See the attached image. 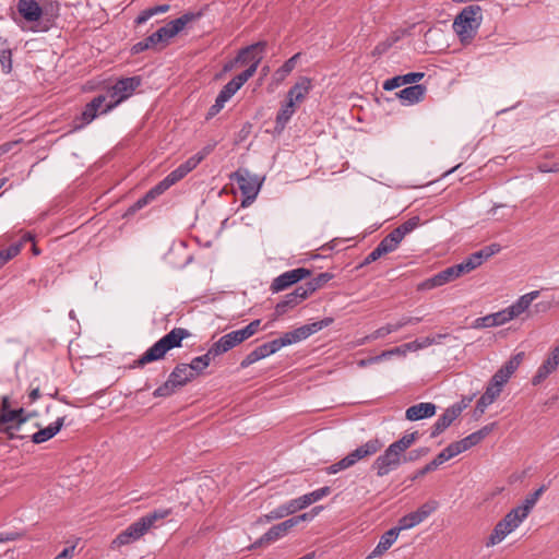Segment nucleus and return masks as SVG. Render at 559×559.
Listing matches in <instances>:
<instances>
[{
    "label": "nucleus",
    "instance_id": "f257e3e1",
    "mask_svg": "<svg viewBox=\"0 0 559 559\" xmlns=\"http://www.w3.org/2000/svg\"><path fill=\"white\" fill-rule=\"evenodd\" d=\"M266 48V41H258L252 45H249L239 50L236 62L245 63L247 61H251V66L246 69L243 72L239 73L235 78H233L227 84L223 86L221 90V94L225 95V97L229 100L240 88L241 86L254 75L257 69L262 60V53Z\"/></svg>",
    "mask_w": 559,
    "mask_h": 559
},
{
    "label": "nucleus",
    "instance_id": "f03ea898",
    "mask_svg": "<svg viewBox=\"0 0 559 559\" xmlns=\"http://www.w3.org/2000/svg\"><path fill=\"white\" fill-rule=\"evenodd\" d=\"M483 22V10L477 4L462 9L455 16L452 27L463 45H468L477 35Z\"/></svg>",
    "mask_w": 559,
    "mask_h": 559
},
{
    "label": "nucleus",
    "instance_id": "7ed1b4c3",
    "mask_svg": "<svg viewBox=\"0 0 559 559\" xmlns=\"http://www.w3.org/2000/svg\"><path fill=\"white\" fill-rule=\"evenodd\" d=\"M190 335L189 331L183 328H174L165 334L156 343H154L138 360L134 367H143L146 364L162 359L166 353L173 348L181 346L185 338Z\"/></svg>",
    "mask_w": 559,
    "mask_h": 559
},
{
    "label": "nucleus",
    "instance_id": "20e7f679",
    "mask_svg": "<svg viewBox=\"0 0 559 559\" xmlns=\"http://www.w3.org/2000/svg\"><path fill=\"white\" fill-rule=\"evenodd\" d=\"M382 443L379 439H370L366 443L359 445L352 452H349L346 456H344L342 460H340L336 463L331 464L325 468V472L329 475L336 474L341 471L347 469L352 466H354L357 462L371 456L379 452L382 448Z\"/></svg>",
    "mask_w": 559,
    "mask_h": 559
},
{
    "label": "nucleus",
    "instance_id": "39448f33",
    "mask_svg": "<svg viewBox=\"0 0 559 559\" xmlns=\"http://www.w3.org/2000/svg\"><path fill=\"white\" fill-rule=\"evenodd\" d=\"M26 421L24 409H11L9 397L3 396L0 403V433L7 435L9 439L17 438L15 431Z\"/></svg>",
    "mask_w": 559,
    "mask_h": 559
},
{
    "label": "nucleus",
    "instance_id": "423d86ee",
    "mask_svg": "<svg viewBox=\"0 0 559 559\" xmlns=\"http://www.w3.org/2000/svg\"><path fill=\"white\" fill-rule=\"evenodd\" d=\"M233 178L237 181L239 190L242 194L241 206L247 207L257 199L263 182V178L251 174L248 169L240 168Z\"/></svg>",
    "mask_w": 559,
    "mask_h": 559
},
{
    "label": "nucleus",
    "instance_id": "0eeeda50",
    "mask_svg": "<svg viewBox=\"0 0 559 559\" xmlns=\"http://www.w3.org/2000/svg\"><path fill=\"white\" fill-rule=\"evenodd\" d=\"M141 79L139 76H131L118 80L109 90L108 97L110 100L103 109V112H109L116 106L128 99L133 92L140 86Z\"/></svg>",
    "mask_w": 559,
    "mask_h": 559
},
{
    "label": "nucleus",
    "instance_id": "6e6552de",
    "mask_svg": "<svg viewBox=\"0 0 559 559\" xmlns=\"http://www.w3.org/2000/svg\"><path fill=\"white\" fill-rule=\"evenodd\" d=\"M199 15L200 14L188 12L178 19L168 22L165 26H162L156 32H154L156 39L160 44L168 43L171 38L179 34L188 23L195 20Z\"/></svg>",
    "mask_w": 559,
    "mask_h": 559
},
{
    "label": "nucleus",
    "instance_id": "1a4fd4ad",
    "mask_svg": "<svg viewBox=\"0 0 559 559\" xmlns=\"http://www.w3.org/2000/svg\"><path fill=\"white\" fill-rule=\"evenodd\" d=\"M401 464L402 454L390 444L385 451L374 460L372 469L376 471L379 477H383L396 469Z\"/></svg>",
    "mask_w": 559,
    "mask_h": 559
},
{
    "label": "nucleus",
    "instance_id": "9d476101",
    "mask_svg": "<svg viewBox=\"0 0 559 559\" xmlns=\"http://www.w3.org/2000/svg\"><path fill=\"white\" fill-rule=\"evenodd\" d=\"M333 323V318H324L320 321H316L312 323H308L301 325L293 331L284 333V337L286 338L287 345H292L304 340H307L312 334L321 331L324 328H328Z\"/></svg>",
    "mask_w": 559,
    "mask_h": 559
},
{
    "label": "nucleus",
    "instance_id": "9b49d317",
    "mask_svg": "<svg viewBox=\"0 0 559 559\" xmlns=\"http://www.w3.org/2000/svg\"><path fill=\"white\" fill-rule=\"evenodd\" d=\"M147 531L144 527V524L140 522L138 519L133 523H131L126 530L120 532L115 539H112L110 544L111 549H118L122 546L130 545L134 542L141 539Z\"/></svg>",
    "mask_w": 559,
    "mask_h": 559
},
{
    "label": "nucleus",
    "instance_id": "f8f14e48",
    "mask_svg": "<svg viewBox=\"0 0 559 559\" xmlns=\"http://www.w3.org/2000/svg\"><path fill=\"white\" fill-rule=\"evenodd\" d=\"M310 270L305 267H298L284 272L283 274L275 277L272 282L271 289L273 293H278L286 289L290 285L298 283L299 281L310 275Z\"/></svg>",
    "mask_w": 559,
    "mask_h": 559
},
{
    "label": "nucleus",
    "instance_id": "ddd939ff",
    "mask_svg": "<svg viewBox=\"0 0 559 559\" xmlns=\"http://www.w3.org/2000/svg\"><path fill=\"white\" fill-rule=\"evenodd\" d=\"M504 384H506L504 382H502L499 378H497L493 374L491 380L489 381L484 394L477 401L475 411L479 414H484L486 408L489 405H491L497 400V397L500 395Z\"/></svg>",
    "mask_w": 559,
    "mask_h": 559
},
{
    "label": "nucleus",
    "instance_id": "4468645a",
    "mask_svg": "<svg viewBox=\"0 0 559 559\" xmlns=\"http://www.w3.org/2000/svg\"><path fill=\"white\" fill-rule=\"evenodd\" d=\"M460 404H454L448 407L444 413L433 424L430 432V438H436L441 435L451 424L461 415L463 408Z\"/></svg>",
    "mask_w": 559,
    "mask_h": 559
},
{
    "label": "nucleus",
    "instance_id": "2eb2a0df",
    "mask_svg": "<svg viewBox=\"0 0 559 559\" xmlns=\"http://www.w3.org/2000/svg\"><path fill=\"white\" fill-rule=\"evenodd\" d=\"M511 319L510 317L508 316V312L504 309L498 311V312H495V313H490V314H487V316H484V317H479L477 319H475L471 325L472 329H476V330H479V329H486V328H493V326H500V325H503L508 322H510Z\"/></svg>",
    "mask_w": 559,
    "mask_h": 559
},
{
    "label": "nucleus",
    "instance_id": "dca6fc26",
    "mask_svg": "<svg viewBox=\"0 0 559 559\" xmlns=\"http://www.w3.org/2000/svg\"><path fill=\"white\" fill-rule=\"evenodd\" d=\"M16 10L28 23L38 22L43 16V9L36 0H19Z\"/></svg>",
    "mask_w": 559,
    "mask_h": 559
},
{
    "label": "nucleus",
    "instance_id": "f3484780",
    "mask_svg": "<svg viewBox=\"0 0 559 559\" xmlns=\"http://www.w3.org/2000/svg\"><path fill=\"white\" fill-rule=\"evenodd\" d=\"M294 527V522L287 519L276 525H273L265 532L255 545L261 546L271 542H275L284 537Z\"/></svg>",
    "mask_w": 559,
    "mask_h": 559
},
{
    "label": "nucleus",
    "instance_id": "a211bd4d",
    "mask_svg": "<svg viewBox=\"0 0 559 559\" xmlns=\"http://www.w3.org/2000/svg\"><path fill=\"white\" fill-rule=\"evenodd\" d=\"M400 534V528L395 526L383 533L373 548V550L367 556V559H373L382 556L391 546L396 542Z\"/></svg>",
    "mask_w": 559,
    "mask_h": 559
},
{
    "label": "nucleus",
    "instance_id": "6ab92c4d",
    "mask_svg": "<svg viewBox=\"0 0 559 559\" xmlns=\"http://www.w3.org/2000/svg\"><path fill=\"white\" fill-rule=\"evenodd\" d=\"M539 296L538 290H533L527 294L522 295L511 306L507 307L506 310L511 320L520 317L523 312H525L531 304Z\"/></svg>",
    "mask_w": 559,
    "mask_h": 559
},
{
    "label": "nucleus",
    "instance_id": "aec40b11",
    "mask_svg": "<svg viewBox=\"0 0 559 559\" xmlns=\"http://www.w3.org/2000/svg\"><path fill=\"white\" fill-rule=\"evenodd\" d=\"M436 405L430 402H421L408 407L405 412L407 420L416 421L425 418H430L436 414Z\"/></svg>",
    "mask_w": 559,
    "mask_h": 559
},
{
    "label": "nucleus",
    "instance_id": "412c9836",
    "mask_svg": "<svg viewBox=\"0 0 559 559\" xmlns=\"http://www.w3.org/2000/svg\"><path fill=\"white\" fill-rule=\"evenodd\" d=\"M66 425V416L58 417L53 423L49 424L46 428L39 429L32 436V441L36 444L46 442L53 438L61 428Z\"/></svg>",
    "mask_w": 559,
    "mask_h": 559
},
{
    "label": "nucleus",
    "instance_id": "4be33fe9",
    "mask_svg": "<svg viewBox=\"0 0 559 559\" xmlns=\"http://www.w3.org/2000/svg\"><path fill=\"white\" fill-rule=\"evenodd\" d=\"M311 80L307 76H301L287 92V98L294 103H301L305 100L311 90Z\"/></svg>",
    "mask_w": 559,
    "mask_h": 559
},
{
    "label": "nucleus",
    "instance_id": "5701e85b",
    "mask_svg": "<svg viewBox=\"0 0 559 559\" xmlns=\"http://www.w3.org/2000/svg\"><path fill=\"white\" fill-rule=\"evenodd\" d=\"M426 94V87L421 84H415L401 90L396 95L403 105H413L420 102Z\"/></svg>",
    "mask_w": 559,
    "mask_h": 559
},
{
    "label": "nucleus",
    "instance_id": "b1692460",
    "mask_svg": "<svg viewBox=\"0 0 559 559\" xmlns=\"http://www.w3.org/2000/svg\"><path fill=\"white\" fill-rule=\"evenodd\" d=\"M295 111L296 103L286 97V102L281 106L275 120V130L278 133L285 129Z\"/></svg>",
    "mask_w": 559,
    "mask_h": 559
},
{
    "label": "nucleus",
    "instance_id": "393cba45",
    "mask_svg": "<svg viewBox=\"0 0 559 559\" xmlns=\"http://www.w3.org/2000/svg\"><path fill=\"white\" fill-rule=\"evenodd\" d=\"M234 335L233 331L223 335L218 341L212 344L210 347V354H214V356L217 357L239 345L237 337Z\"/></svg>",
    "mask_w": 559,
    "mask_h": 559
},
{
    "label": "nucleus",
    "instance_id": "a878e982",
    "mask_svg": "<svg viewBox=\"0 0 559 559\" xmlns=\"http://www.w3.org/2000/svg\"><path fill=\"white\" fill-rule=\"evenodd\" d=\"M170 513V509H156L141 516L139 520L142 524H144L145 530L148 532L151 528L159 526L162 521L166 519Z\"/></svg>",
    "mask_w": 559,
    "mask_h": 559
},
{
    "label": "nucleus",
    "instance_id": "bb28decb",
    "mask_svg": "<svg viewBox=\"0 0 559 559\" xmlns=\"http://www.w3.org/2000/svg\"><path fill=\"white\" fill-rule=\"evenodd\" d=\"M513 525H510L509 523L504 522L503 520L499 521L493 531L491 532L490 536L488 537V540L486 543V546H495L499 543H501L510 533L515 531L512 528Z\"/></svg>",
    "mask_w": 559,
    "mask_h": 559
},
{
    "label": "nucleus",
    "instance_id": "cd10ccee",
    "mask_svg": "<svg viewBox=\"0 0 559 559\" xmlns=\"http://www.w3.org/2000/svg\"><path fill=\"white\" fill-rule=\"evenodd\" d=\"M169 378L178 388H180L194 379V376L193 371H191V369L188 367V364H179L174 368L169 374Z\"/></svg>",
    "mask_w": 559,
    "mask_h": 559
},
{
    "label": "nucleus",
    "instance_id": "c85d7f7f",
    "mask_svg": "<svg viewBox=\"0 0 559 559\" xmlns=\"http://www.w3.org/2000/svg\"><path fill=\"white\" fill-rule=\"evenodd\" d=\"M523 354L519 353L515 356L511 357L496 373L495 376L499 378L502 382L507 383L511 376L519 368Z\"/></svg>",
    "mask_w": 559,
    "mask_h": 559
},
{
    "label": "nucleus",
    "instance_id": "c756f323",
    "mask_svg": "<svg viewBox=\"0 0 559 559\" xmlns=\"http://www.w3.org/2000/svg\"><path fill=\"white\" fill-rule=\"evenodd\" d=\"M523 354L519 353L515 356L511 357L496 373L495 376L499 378L502 382L507 383L511 376L519 368Z\"/></svg>",
    "mask_w": 559,
    "mask_h": 559
},
{
    "label": "nucleus",
    "instance_id": "7c9ffc66",
    "mask_svg": "<svg viewBox=\"0 0 559 559\" xmlns=\"http://www.w3.org/2000/svg\"><path fill=\"white\" fill-rule=\"evenodd\" d=\"M301 57L300 52L295 53L288 60H286L282 67H280L273 74V81L276 84L282 83L295 69L297 61Z\"/></svg>",
    "mask_w": 559,
    "mask_h": 559
},
{
    "label": "nucleus",
    "instance_id": "2f4dec72",
    "mask_svg": "<svg viewBox=\"0 0 559 559\" xmlns=\"http://www.w3.org/2000/svg\"><path fill=\"white\" fill-rule=\"evenodd\" d=\"M0 64L2 72L9 74L12 71V50L7 39L0 38Z\"/></svg>",
    "mask_w": 559,
    "mask_h": 559
},
{
    "label": "nucleus",
    "instance_id": "473e14b6",
    "mask_svg": "<svg viewBox=\"0 0 559 559\" xmlns=\"http://www.w3.org/2000/svg\"><path fill=\"white\" fill-rule=\"evenodd\" d=\"M214 354H210V349L202 356L194 357L188 367L193 371V376L201 373L205 368L210 366L211 359L215 358Z\"/></svg>",
    "mask_w": 559,
    "mask_h": 559
},
{
    "label": "nucleus",
    "instance_id": "72a5a7b5",
    "mask_svg": "<svg viewBox=\"0 0 559 559\" xmlns=\"http://www.w3.org/2000/svg\"><path fill=\"white\" fill-rule=\"evenodd\" d=\"M545 490H546V486L545 485L540 486L534 492L526 496V498L523 500L522 504L518 506L524 515L528 516L530 512L533 510V508L537 503L539 497L543 495V492Z\"/></svg>",
    "mask_w": 559,
    "mask_h": 559
},
{
    "label": "nucleus",
    "instance_id": "f704fd0d",
    "mask_svg": "<svg viewBox=\"0 0 559 559\" xmlns=\"http://www.w3.org/2000/svg\"><path fill=\"white\" fill-rule=\"evenodd\" d=\"M396 233L392 230L389 235H386L380 242L379 248L383 252V254H388L397 249L402 239L399 236H395Z\"/></svg>",
    "mask_w": 559,
    "mask_h": 559
},
{
    "label": "nucleus",
    "instance_id": "c9c22d12",
    "mask_svg": "<svg viewBox=\"0 0 559 559\" xmlns=\"http://www.w3.org/2000/svg\"><path fill=\"white\" fill-rule=\"evenodd\" d=\"M267 353L264 348V345H260L257 348H254L252 352H250L241 361H240V368L246 369L252 364L266 358Z\"/></svg>",
    "mask_w": 559,
    "mask_h": 559
},
{
    "label": "nucleus",
    "instance_id": "e433bc0d",
    "mask_svg": "<svg viewBox=\"0 0 559 559\" xmlns=\"http://www.w3.org/2000/svg\"><path fill=\"white\" fill-rule=\"evenodd\" d=\"M299 304V300L293 295V293H289L285 295L284 299L276 305L275 313L277 317H281Z\"/></svg>",
    "mask_w": 559,
    "mask_h": 559
},
{
    "label": "nucleus",
    "instance_id": "4c0bfd02",
    "mask_svg": "<svg viewBox=\"0 0 559 559\" xmlns=\"http://www.w3.org/2000/svg\"><path fill=\"white\" fill-rule=\"evenodd\" d=\"M417 437V431L405 433L402 438L391 443V445L403 455V453L416 441Z\"/></svg>",
    "mask_w": 559,
    "mask_h": 559
},
{
    "label": "nucleus",
    "instance_id": "58836bf2",
    "mask_svg": "<svg viewBox=\"0 0 559 559\" xmlns=\"http://www.w3.org/2000/svg\"><path fill=\"white\" fill-rule=\"evenodd\" d=\"M479 442H480L479 433L473 432V433L468 435L467 437L463 438L462 440L452 442V443L455 447L457 453L461 454V453L467 451L468 449H471L472 447L476 445Z\"/></svg>",
    "mask_w": 559,
    "mask_h": 559
},
{
    "label": "nucleus",
    "instance_id": "ea45409f",
    "mask_svg": "<svg viewBox=\"0 0 559 559\" xmlns=\"http://www.w3.org/2000/svg\"><path fill=\"white\" fill-rule=\"evenodd\" d=\"M420 224V218L418 216H414V217H411L409 219H407L406 222H404L403 224H401L399 227H396L395 229H393L396 235L395 236H399L402 240L403 238L412 233L415 228H417Z\"/></svg>",
    "mask_w": 559,
    "mask_h": 559
},
{
    "label": "nucleus",
    "instance_id": "a19ab883",
    "mask_svg": "<svg viewBox=\"0 0 559 559\" xmlns=\"http://www.w3.org/2000/svg\"><path fill=\"white\" fill-rule=\"evenodd\" d=\"M481 264L483 261L480 260V253L476 251L466 258L463 262L459 263L457 266L461 267V273L464 274L475 270Z\"/></svg>",
    "mask_w": 559,
    "mask_h": 559
},
{
    "label": "nucleus",
    "instance_id": "79ce46f5",
    "mask_svg": "<svg viewBox=\"0 0 559 559\" xmlns=\"http://www.w3.org/2000/svg\"><path fill=\"white\" fill-rule=\"evenodd\" d=\"M526 518L527 515H524L520 508L516 507L510 510L502 520L513 525L512 528L516 530Z\"/></svg>",
    "mask_w": 559,
    "mask_h": 559
},
{
    "label": "nucleus",
    "instance_id": "37998d69",
    "mask_svg": "<svg viewBox=\"0 0 559 559\" xmlns=\"http://www.w3.org/2000/svg\"><path fill=\"white\" fill-rule=\"evenodd\" d=\"M437 274L439 275V280L443 285L456 280L462 275L461 267H459L457 264L449 266Z\"/></svg>",
    "mask_w": 559,
    "mask_h": 559
},
{
    "label": "nucleus",
    "instance_id": "c03bdc74",
    "mask_svg": "<svg viewBox=\"0 0 559 559\" xmlns=\"http://www.w3.org/2000/svg\"><path fill=\"white\" fill-rule=\"evenodd\" d=\"M178 386L175 384L174 381L168 377L167 381L159 385L155 391L153 392V395L155 397H166L171 395Z\"/></svg>",
    "mask_w": 559,
    "mask_h": 559
},
{
    "label": "nucleus",
    "instance_id": "a18cd8bd",
    "mask_svg": "<svg viewBox=\"0 0 559 559\" xmlns=\"http://www.w3.org/2000/svg\"><path fill=\"white\" fill-rule=\"evenodd\" d=\"M173 183H170V179L165 177L162 181H159L156 186L150 189L146 193L152 200H155L157 197L163 194L166 190H168Z\"/></svg>",
    "mask_w": 559,
    "mask_h": 559
},
{
    "label": "nucleus",
    "instance_id": "49530a36",
    "mask_svg": "<svg viewBox=\"0 0 559 559\" xmlns=\"http://www.w3.org/2000/svg\"><path fill=\"white\" fill-rule=\"evenodd\" d=\"M332 277H333V275L331 273L324 272V273H320L318 276L311 278L307 283L310 286V288L312 289V292L314 293L317 289L322 287L325 283L331 281Z\"/></svg>",
    "mask_w": 559,
    "mask_h": 559
},
{
    "label": "nucleus",
    "instance_id": "de8ad7c7",
    "mask_svg": "<svg viewBox=\"0 0 559 559\" xmlns=\"http://www.w3.org/2000/svg\"><path fill=\"white\" fill-rule=\"evenodd\" d=\"M228 102V99L225 97V95H222L221 93H218L216 99H215V103L210 107L207 114H206V119H212L213 117H215L225 106V104Z\"/></svg>",
    "mask_w": 559,
    "mask_h": 559
},
{
    "label": "nucleus",
    "instance_id": "09e8293b",
    "mask_svg": "<svg viewBox=\"0 0 559 559\" xmlns=\"http://www.w3.org/2000/svg\"><path fill=\"white\" fill-rule=\"evenodd\" d=\"M263 345H264V348H265V350L267 353V356L277 353L281 348H283L285 346H288L287 342H286V338L284 337V334L280 338H276V340H273L271 342L264 343Z\"/></svg>",
    "mask_w": 559,
    "mask_h": 559
},
{
    "label": "nucleus",
    "instance_id": "8fccbe9b",
    "mask_svg": "<svg viewBox=\"0 0 559 559\" xmlns=\"http://www.w3.org/2000/svg\"><path fill=\"white\" fill-rule=\"evenodd\" d=\"M419 523H418L414 512H411V513L402 516L399 520L397 526H395V527L400 528V532H401V531H404V530L413 528V527H415Z\"/></svg>",
    "mask_w": 559,
    "mask_h": 559
},
{
    "label": "nucleus",
    "instance_id": "3c124183",
    "mask_svg": "<svg viewBox=\"0 0 559 559\" xmlns=\"http://www.w3.org/2000/svg\"><path fill=\"white\" fill-rule=\"evenodd\" d=\"M439 278H440L439 275L436 274V275L423 281L421 283H419L417 286V289L418 290H430L436 287L443 286V284L441 283V281Z\"/></svg>",
    "mask_w": 559,
    "mask_h": 559
},
{
    "label": "nucleus",
    "instance_id": "603ef678",
    "mask_svg": "<svg viewBox=\"0 0 559 559\" xmlns=\"http://www.w3.org/2000/svg\"><path fill=\"white\" fill-rule=\"evenodd\" d=\"M393 332H395V330L393 328V324L392 323H388V324L377 329L371 334L367 335V338L368 340L383 338V337H385L386 335H389V334H391Z\"/></svg>",
    "mask_w": 559,
    "mask_h": 559
},
{
    "label": "nucleus",
    "instance_id": "864d4df0",
    "mask_svg": "<svg viewBox=\"0 0 559 559\" xmlns=\"http://www.w3.org/2000/svg\"><path fill=\"white\" fill-rule=\"evenodd\" d=\"M428 346H431V341H430L429 336L417 338V340H415L413 342H409V343L405 344V347L408 350H412V352L424 349V348H426Z\"/></svg>",
    "mask_w": 559,
    "mask_h": 559
},
{
    "label": "nucleus",
    "instance_id": "5fc2aeb1",
    "mask_svg": "<svg viewBox=\"0 0 559 559\" xmlns=\"http://www.w3.org/2000/svg\"><path fill=\"white\" fill-rule=\"evenodd\" d=\"M98 115L99 112L93 108L90 103L86 104L81 116L83 123L80 127L91 123Z\"/></svg>",
    "mask_w": 559,
    "mask_h": 559
},
{
    "label": "nucleus",
    "instance_id": "6e6d98bb",
    "mask_svg": "<svg viewBox=\"0 0 559 559\" xmlns=\"http://www.w3.org/2000/svg\"><path fill=\"white\" fill-rule=\"evenodd\" d=\"M323 508L316 507L311 510V512L302 513L300 515H296L290 518V521L294 522V527L304 521H311Z\"/></svg>",
    "mask_w": 559,
    "mask_h": 559
},
{
    "label": "nucleus",
    "instance_id": "4d7b16f0",
    "mask_svg": "<svg viewBox=\"0 0 559 559\" xmlns=\"http://www.w3.org/2000/svg\"><path fill=\"white\" fill-rule=\"evenodd\" d=\"M293 295L299 300V302H301L302 300H305L309 295H311L313 292L312 289L310 288V286L308 285V283H304L299 286H297L294 292H292Z\"/></svg>",
    "mask_w": 559,
    "mask_h": 559
},
{
    "label": "nucleus",
    "instance_id": "13d9d810",
    "mask_svg": "<svg viewBox=\"0 0 559 559\" xmlns=\"http://www.w3.org/2000/svg\"><path fill=\"white\" fill-rule=\"evenodd\" d=\"M500 250H501L500 245L491 243V245L480 249L477 252L480 253V260L484 262L487 259H489L490 257H492V255L497 254L498 252H500Z\"/></svg>",
    "mask_w": 559,
    "mask_h": 559
},
{
    "label": "nucleus",
    "instance_id": "bf43d9fd",
    "mask_svg": "<svg viewBox=\"0 0 559 559\" xmlns=\"http://www.w3.org/2000/svg\"><path fill=\"white\" fill-rule=\"evenodd\" d=\"M287 515H288V512L286 510L285 503H283V504L278 506L277 508L271 510L265 515V519H266V521H274V520H280Z\"/></svg>",
    "mask_w": 559,
    "mask_h": 559
},
{
    "label": "nucleus",
    "instance_id": "052dcab7",
    "mask_svg": "<svg viewBox=\"0 0 559 559\" xmlns=\"http://www.w3.org/2000/svg\"><path fill=\"white\" fill-rule=\"evenodd\" d=\"M407 350L408 349L405 347V344H403V345H401L399 347H395L393 349L383 352L381 355L376 356L374 358H371L369 361H379L382 358H386V357H390L392 355H404Z\"/></svg>",
    "mask_w": 559,
    "mask_h": 559
},
{
    "label": "nucleus",
    "instance_id": "680f3d73",
    "mask_svg": "<svg viewBox=\"0 0 559 559\" xmlns=\"http://www.w3.org/2000/svg\"><path fill=\"white\" fill-rule=\"evenodd\" d=\"M459 455L455 447L453 445V443H450L447 448H444L438 455L437 457L439 459V461H441L442 463H445L447 461H449L450 459L454 457Z\"/></svg>",
    "mask_w": 559,
    "mask_h": 559
},
{
    "label": "nucleus",
    "instance_id": "e2e57ef3",
    "mask_svg": "<svg viewBox=\"0 0 559 559\" xmlns=\"http://www.w3.org/2000/svg\"><path fill=\"white\" fill-rule=\"evenodd\" d=\"M330 492H331V488L329 486H324V487H321L319 489H316V490L309 492L308 495L310 497L311 504L317 501H320L321 499H323L324 497L330 495Z\"/></svg>",
    "mask_w": 559,
    "mask_h": 559
},
{
    "label": "nucleus",
    "instance_id": "0e129e2a",
    "mask_svg": "<svg viewBox=\"0 0 559 559\" xmlns=\"http://www.w3.org/2000/svg\"><path fill=\"white\" fill-rule=\"evenodd\" d=\"M189 173L182 167L180 164L177 168H175L173 171H170L166 177L170 179V183L175 185L179 180H181L183 177H186Z\"/></svg>",
    "mask_w": 559,
    "mask_h": 559
},
{
    "label": "nucleus",
    "instance_id": "69168bd1",
    "mask_svg": "<svg viewBox=\"0 0 559 559\" xmlns=\"http://www.w3.org/2000/svg\"><path fill=\"white\" fill-rule=\"evenodd\" d=\"M107 97H108V95H107V96H105V95H98V96L94 97V98L90 102L91 106H92L93 108H95V109L99 112V115H100V114H104V112H103V109H104V108L106 107V105L108 104V103H106Z\"/></svg>",
    "mask_w": 559,
    "mask_h": 559
},
{
    "label": "nucleus",
    "instance_id": "338daca9",
    "mask_svg": "<svg viewBox=\"0 0 559 559\" xmlns=\"http://www.w3.org/2000/svg\"><path fill=\"white\" fill-rule=\"evenodd\" d=\"M402 85H404L402 75H396L394 78L386 80L383 84V88L385 91H393Z\"/></svg>",
    "mask_w": 559,
    "mask_h": 559
},
{
    "label": "nucleus",
    "instance_id": "774afa93",
    "mask_svg": "<svg viewBox=\"0 0 559 559\" xmlns=\"http://www.w3.org/2000/svg\"><path fill=\"white\" fill-rule=\"evenodd\" d=\"M550 373L548 372V370L546 369V367L542 364V366H539V368L537 369V372L535 373V376L533 377L532 379V383L534 385H537L539 384L540 382H543Z\"/></svg>",
    "mask_w": 559,
    "mask_h": 559
}]
</instances>
